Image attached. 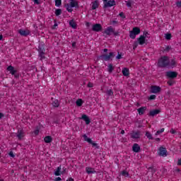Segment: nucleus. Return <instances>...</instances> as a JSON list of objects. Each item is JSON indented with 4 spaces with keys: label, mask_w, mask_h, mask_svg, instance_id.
Wrapping results in <instances>:
<instances>
[{
    "label": "nucleus",
    "mask_w": 181,
    "mask_h": 181,
    "mask_svg": "<svg viewBox=\"0 0 181 181\" xmlns=\"http://www.w3.org/2000/svg\"><path fill=\"white\" fill-rule=\"evenodd\" d=\"M158 67L160 69H165L169 67V57L162 56L158 61L157 63Z\"/></svg>",
    "instance_id": "1"
},
{
    "label": "nucleus",
    "mask_w": 181,
    "mask_h": 181,
    "mask_svg": "<svg viewBox=\"0 0 181 181\" xmlns=\"http://www.w3.org/2000/svg\"><path fill=\"white\" fill-rule=\"evenodd\" d=\"M69 4H64V7L66 8L68 12H73V8H76V9H78V8H80L77 0H69Z\"/></svg>",
    "instance_id": "2"
},
{
    "label": "nucleus",
    "mask_w": 181,
    "mask_h": 181,
    "mask_svg": "<svg viewBox=\"0 0 181 181\" xmlns=\"http://www.w3.org/2000/svg\"><path fill=\"white\" fill-rule=\"evenodd\" d=\"M115 57V53L114 52H110L109 54H103L100 56L97 57V62L100 61V60H103V62H110V60H112V59H114Z\"/></svg>",
    "instance_id": "3"
},
{
    "label": "nucleus",
    "mask_w": 181,
    "mask_h": 181,
    "mask_svg": "<svg viewBox=\"0 0 181 181\" xmlns=\"http://www.w3.org/2000/svg\"><path fill=\"white\" fill-rule=\"evenodd\" d=\"M38 57H40V60H45L46 59V49L45 48V43L40 42L38 46Z\"/></svg>",
    "instance_id": "4"
},
{
    "label": "nucleus",
    "mask_w": 181,
    "mask_h": 181,
    "mask_svg": "<svg viewBox=\"0 0 181 181\" xmlns=\"http://www.w3.org/2000/svg\"><path fill=\"white\" fill-rule=\"evenodd\" d=\"M139 33H141V28L139 27H134L132 30L129 31V37L131 39H135L136 35H139Z\"/></svg>",
    "instance_id": "5"
},
{
    "label": "nucleus",
    "mask_w": 181,
    "mask_h": 181,
    "mask_svg": "<svg viewBox=\"0 0 181 181\" xmlns=\"http://www.w3.org/2000/svg\"><path fill=\"white\" fill-rule=\"evenodd\" d=\"M103 9H107L117 5L115 0H103Z\"/></svg>",
    "instance_id": "6"
},
{
    "label": "nucleus",
    "mask_w": 181,
    "mask_h": 181,
    "mask_svg": "<svg viewBox=\"0 0 181 181\" xmlns=\"http://www.w3.org/2000/svg\"><path fill=\"white\" fill-rule=\"evenodd\" d=\"M165 76L166 77H168V78H170L171 80H173V78H176V77H177V72L173 71H169L166 72Z\"/></svg>",
    "instance_id": "7"
},
{
    "label": "nucleus",
    "mask_w": 181,
    "mask_h": 181,
    "mask_svg": "<svg viewBox=\"0 0 181 181\" xmlns=\"http://www.w3.org/2000/svg\"><path fill=\"white\" fill-rule=\"evenodd\" d=\"M26 135L25 133V131H23V129H18L17 133H16V136L18 139V141H21L23 138Z\"/></svg>",
    "instance_id": "8"
},
{
    "label": "nucleus",
    "mask_w": 181,
    "mask_h": 181,
    "mask_svg": "<svg viewBox=\"0 0 181 181\" xmlns=\"http://www.w3.org/2000/svg\"><path fill=\"white\" fill-rule=\"evenodd\" d=\"M162 91V88L158 86H151V93L153 94H158V93H160Z\"/></svg>",
    "instance_id": "9"
},
{
    "label": "nucleus",
    "mask_w": 181,
    "mask_h": 181,
    "mask_svg": "<svg viewBox=\"0 0 181 181\" xmlns=\"http://www.w3.org/2000/svg\"><path fill=\"white\" fill-rule=\"evenodd\" d=\"M79 119H83V121H85L86 125H90L91 123V119H90V117L86 114H83L82 116L79 117Z\"/></svg>",
    "instance_id": "10"
},
{
    "label": "nucleus",
    "mask_w": 181,
    "mask_h": 181,
    "mask_svg": "<svg viewBox=\"0 0 181 181\" xmlns=\"http://www.w3.org/2000/svg\"><path fill=\"white\" fill-rule=\"evenodd\" d=\"M92 30L93 32H101L103 30V25L100 23L93 24L92 26Z\"/></svg>",
    "instance_id": "11"
},
{
    "label": "nucleus",
    "mask_w": 181,
    "mask_h": 181,
    "mask_svg": "<svg viewBox=\"0 0 181 181\" xmlns=\"http://www.w3.org/2000/svg\"><path fill=\"white\" fill-rule=\"evenodd\" d=\"M158 155L159 156H168V150H166V148H164L163 146H160L158 149Z\"/></svg>",
    "instance_id": "12"
},
{
    "label": "nucleus",
    "mask_w": 181,
    "mask_h": 181,
    "mask_svg": "<svg viewBox=\"0 0 181 181\" xmlns=\"http://www.w3.org/2000/svg\"><path fill=\"white\" fill-rule=\"evenodd\" d=\"M130 136L132 139H139V138H141V132L133 131L132 133H130Z\"/></svg>",
    "instance_id": "13"
},
{
    "label": "nucleus",
    "mask_w": 181,
    "mask_h": 181,
    "mask_svg": "<svg viewBox=\"0 0 181 181\" xmlns=\"http://www.w3.org/2000/svg\"><path fill=\"white\" fill-rule=\"evenodd\" d=\"M6 70L7 71H9L11 76H13L14 74H16V73H18V70L15 69V67L12 65L8 66Z\"/></svg>",
    "instance_id": "14"
},
{
    "label": "nucleus",
    "mask_w": 181,
    "mask_h": 181,
    "mask_svg": "<svg viewBox=\"0 0 181 181\" xmlns=\"http://www.w3.org/2000/svg\"><path fill=\"white\" fill-rule=\"evenodd\" d=\"M18 33L19 35H21V36H24L25 37H26V36H29V35H30V31L20 29L18 30Z\"/></svg>",
    "instance_id": "15"
},
{
    "label": "nucleus",
    "mask_w": 181,
    "mask_h": 181,
    "mask_svg": "<svg viewBox=\"0 0 181 181\" xmlns=\"http://www.w3.org/2000/svg\"><path fill=\"white\" fill-rule=\"evenodd\" d=\"M114 29L115 28H112V26H109L105 30L104 33L107 35V36H111V33H114Z\"/></svg>",
    "instance_id": "16"
},
{
    "label": "nucleus",
    "mask_w": 181,
    "mask_h": 181,
    "mask_svg": "<svg viewBox=\"0 0 181 181\" xmlns=\"http://www.w3.org/2000/svg\"><path fill=\"white\" fill-rule=\"evenodd\" d=\"M158 114H160V109H156L153 110H151L148 113V117H155V115H158Z\"/></svg>",
    "instance_id": "17"
},
{
    "label": "nucleus",
    "mask_w": 181,
    "mask_h": 181,
    "mask_svg": "<svg viewBox=\"0 0 181 181\" xmlns=\"http://www.w3.org/2000/svg\"><path fill=\"white\" fill-rule=\"evenodd\" d=\"M146 40V36L145 35H141L138 39L137 42L139 45H145V41Z\"/></svg>",
    "instance_id": "18"
},
{
    "label": "nucleus",
    "mask_w": 181,
    "mask_h": 181,
    "mask_svg": "<svg viewBox=\"0 0 181 181\" xmlns=\"http://www.w3.org/2000/svg\"><path fill=\"white\" fill-rule=\"evenodd\" d=\"M132 151H133V152H135L136 153L141 152V146H139V144H133Z\"/></svg>",
    "instance_id": "19"
},
{
    "label": "nucleus",
    "mask_w": 181,
    "mask_h": 181,
    "mask_svg": "<svg viewBox=\"0 0 181 181\" xmlns=\"http://www.w3.org/2000/svg\"><path fill=\"white\" fill-rule=\"evenodd\" d=\"M169 67H171V69L177 67V62H176L175 59H172L170 61H169Z\"/></svg>",
    "instance_id": "20"
},
{
    "label": "nucleus",
    "mask_w": 181,
    "mask_h": 181,
    "mask_svg": "<svg viewBox=\"0 0 181 181\" xmlns=\"http://www.w3.org/2000/svg\"><path fill=\"white\" fill-rule=\"evenodd\" d=\"M98 6H100V2L98 1V0H95L93 2H92L91 9L93 11H95V9H97V8H98Z\"/></svg>",
    "instance_id": "21"
},
{
    "label": "nucleus",
    "mask_w": 181,
    "mask_h": 181,
    "mask_svg": "<svg viewBox=\"0 0 181 181\" xmlns=\"http://www.w3.org/2000/svg\"><path fill=\"white\" fill-rule=\"evenodd\" d=\"M86 173H88V175H91L93 173H97V171H95L94 170V168H91V167H86Z\"/></svg>",
    "instance_id": "22"
},
{
    "label": "nucleus",
    "mask_w": 181,
    "mask_h": 181,
    "mask_svg": "<svg viewBox=\"0 0 181 181\" xmlns=\"http://www.w3.org/2000/svg\"><path fill=\"white\" fill-rule=\"evenodd\" d=\"M54 175L55 176H60L62 175V165L54 170Z\"/></svg>",
    "instance_id": "23"
},
{
    "label": "nucleus",
    "mask_w": 181,
    "mask_h": 181,
    "mask_svg": "<svg viewBox=\"0 0 181 181\" xmlns=\"http://www.w3.org/2000/svg\"><path fill=\"white\" fill-rule=\"evenodd\" d=\"M146 111V107H141L137 109V112H139V115H144Z\"/></svg>",
    "instance_id": "24"
},
{
    "label": "nucleus",
    "mask_w": 181,
    "mask_h": 181,
    "mask_svg": "<svg viewBox=\"0 0 181 181\" xmlns=\"http://www.w3.org/2000/svg\"><path fill=\"white\" fill-rule=\"evenodd\" d=\"M122 73L124 77H128L129 76V69L123 68Z\"/></svg>",
    "instance_id": "25"
},
{
    "label": "nucleus",
    "mask_w": 181,
    "mask_h": 181,
    "mask_svg": "<svg viewBox=\"0 0 181 181\" xmlns=\"http://www.w3.org/2000/svg\"><path fill=\"white\" fill-rule=\"evenodd\" d=\"M52 141H53L52 136H46L44 139V141L45 142V144H50L52 143Z\"/></svg>",
    "instance_id": "26"
},
{
    "label": "nucleus",
    "mask_w": 181,
    "mask_h": 181,
    "mask_svg": "<svg viewBox=\"0 0 181 181\" xmlns=\"http://www.w3.org/2000/svg\"><path fill=\"white\" fill-rule=\"evenodd\" d=\"M69 26L72 28V29H77V23L74 22V20H71L69 21Z\"/></svg>",
    "instance_id": "27"
},
{
    "label": "nucleus",
    "mask_w": 181,
    "mask_h": 181,
    "mask_svg": "<svg viewBox=\"0 0 181 181\" xmlns=\"http://www.w3.org/2000/svg\"><path fill=\"white\" fill-rule=\"evenodd\" d=\"M83 137L84 141L88 142V144L93 143V140H91V139H90L86 134H83Z\"/></svg>",
    "instance_id": "28"
},
{
    "label": "nucleus",
    "mask_w": 181,
    "mask_h": 181,
    "mask_svg": "<svg viewBox=\"0 0 181 181\" xmlns=\"http://www.w3.org/2000/svg\"><path fill=\"white\" fill-rule=\"evenodd\" d=\"M52 105L53 107H54L55 108H59V107L60 106V103L59 102V100H55L52 102Z\"/></svg>",
    "instance_id": "29"
},
{
    "label": "nucleus",
    "mask_w": 181,
    "mask_h": 181,
    "mask_svg": "<svg viewBox=\"0 0 181 181\" xmlns=\"http://www.w3.org/2000/svg\"><path fill=\"white\" fill-rule=\"evenodd\" d=\"M107 71L108 73H112V71H114V66L112 65V64H108Z\"/></svg>",
    "instance_id": "30"
},
{
    "label": "nucleus",
    "mask_w": 181,
    "mask_h": 181,
    "mask_svg": "<svg viewBox=\"0 0 181 181\" xmlns=\"http://www.w3.org/2000/svg\"><path fill=\"white\" fill-rule=\"evenodd\" d=\"M83 103H84V101H83L82 99H78L76 100V105H77V107H81V105H83Z\"/></svg>",
    "instance_id": "31"
},
{
    "label": "nucleus",
    "mask_w": 181,
    "mask_h": 181,
    "mask_svg": "<svg viewBox=\"0 0 181 181\" xmlns=\"http://www.w3.org/2000/svg\"><path fill=\"white\" fill-rule=\"evenodd\" d=\"M132 4H134V0H129L126 1V5L127 8H131L132 7Z\"/></svg>",
    "instance_id": "32"
},
{
    "label": "nucleus",
    "mask_w": 181,
    "mask_h": 181,
    "mask_svg": "<svg viewBox=\"0 0 181 181\" xmlns=\"http://www.w3.org/2000/svg\"><path fill=\"white\" fill-rule=\"evenodd\" d=\"M146 136L148 138V139L153 140V136H152V134L149 132H146Z\"/></svg>",
    "instance_id": "33"
},
{
    "label": "nucleus",
    "mask_w": 181,
    "mask_h": 181,
    "mask_svg": "<svg viewBox=\"0 0 181 181\" xmlns=\"http://www.w3.org/2000/svg\"><path fill=\"white\" fill-rule=\"evenodd\" d=\"M122 176H124V177H128V176H129V173H128V171L127 170H122Z\"/></svg>",
    "instance_id": "34"
},
{
    "label": "nucleus",
    "mask_w": 181,
    "mask_h": 181,
    "mask_svg": "<svg viewBox=\"0 0 181 181\" xmlns=\"http://www.w3.org/2000/svg\"><path fill=\"white\" fill-rule=\"evenodd\" d=\"M165 37L166 40H170L172 39V34L166 33V34H165Z\"/></svg>",
    "instance_id": "35"
},
{
    "label": "nucleus",
    "mask_w": 181,
    "mask_h": 181,
    "mask_svg": "<svg viewBox=\"0 0 181 181\" xmlns=\"http://www.w3.org/2000/svg\"><path fill=\"white\" fill-rule=\"evenodd\" d=\"M55 6L60 8L62 6V0H55Z\"/></svg>",
    "instance_id": "36"
},
{
    "label": "nucleus",
    "mask_w": 181,
    "mask_h": 181,
    "mask_svg": "<svg viewBox=\"0 0 181 181\" xmlns=\"http://www.w3.org/2000/svg\"><path fill=\"white\" fill-rule=\"evenodd\" d=\"M61 13H62V8H57L55 10V15H56V16H60Z\"/></svg>",
    "instance_id": "37"
},
{
    "label": "nucleus",
    "mask_w": 181,
    "mask_h": 181,
    "mask_svg": "<svg viewBox=\"0 0 181 181\" xmlns=\"http://www.w3.org/2000/svg\"><path fill=\"white\" fill-rule=\"evenodd\" d=\"M106 94H107V95H109V97H111V96L114 95V91H112L111 89L107 90L106 91Z\"/></svg>",
    "instance_id": "38"
},
{
    "label": "nucleus",
    "mask_w": 181,
    "mask_h": 181,
    "mask_svg": "<svg viewBox=\"0 0 181 181\" xmlns=\"http://www.w3.org/2000/svg\"><path fill=\"white\" fill-rule=\"evenodd\" d=\"M90 145H92L93 148H95V149H98L100 148V146H98V144L94 143V141H92V143H90Z\"/></svg>",
    "instance_id": "39"
},
{
    "label": "nucleus",
    "mask_w": 181,
    "mask_h": 181,
    "mask_svg": "<svg viewBox=\"0 0 181 181\" xmlns=\"http://www.w3.org/2000/svg\"><path fill=\"white\" fill-rule=\"evenodd\" d=\"M165 132V128H162L160 130H158L155 135L156 136H158V135H160V134H162V132Z\"/></svg>",
    "instance_id": "40"
},
{
    "label": "nucleus",
    "mask_w": 181,
    "mask_h": 181,
    "mask_svg": "<svg viewBox=\"0 0 181 181\" xmlns=\"http://www.w3.org/2000/svg\"><path fill=\"white\" fill-rule=\"evenodd\" d=\"M122 59V52H118L117 56L116 57L117 60H121Z\"/></svg>",
    "instance_id": "41"
},
{
    "label": "nucleus",
    "mask_w": 181,
    "mask_h": 181,
    "mask_svg": "<svg viewBox=\"0 0 181 181\" xmlns=\"http://www.w3.org/2000/svg\"><path fill=\"white\" fill-rule=\"evenodd\" d=\"M167 84H168V86H173V84H175V81L173 79H170L169 81H168Z\"/></svg>",
    "instance_id": "42"
},
{
    "label": "nucleus",
    "mask_w": 181,
    "mask_h": 181,
    "mask_svg": "<svg viewBox=\"0 0 181 181\" xmlns=\"http://www.w3.org/2000/svg\"><path fill=\"white\" fill-rule=\"evenodd\" d=\"M110 25H113L114 26H118V21L115 20L110 21Z\"/></svg>",
    "instance_id": "43"
},
{
    "label": "nucleus",
    "mask_w": 181,
    "mask_h": 181,
    "mask_svg": "<svg viewBox=\"0 0 181 181\" xmlns=\"http://www.w3.org/2000/svg\"><path fill=\"white\" fill-rule=\"evenodd\" d=\"M39 132H40V129L37 127L35 130L34 131V134L35 135L37 136L39 135Z\"/></svg>",
    "instance_id": "44"
},
{
    "label": "nucleus",
    "mask_w": 181,
    "mask_h": 181,
    "mask_svg": "<svg viewBox=\"0 0 181 181\" xmlns=\"http://www.w3.org/2000/svg\"><path fill=\"white\" fill-rule=\"evenodd\" d=\"M138 45H139V42H138V41H135L133 44V49L134 50H135V49H136V47H138Z\"/></svg>",
    "instance_id": "45"
},
{
    "label": "nucleus",
    "mask_w": 181,
    "mask_h": 181,
    "mask_svg": "<svg viewBox=\"0 0 181 181\" xmlns=\"http://www.w3.org/2000/svg\"><path fill=\"white\" fill-rule=\"evenodd\" d=\"M170 50H172V47L168 45L165 49H164V52H169Z\"/></svg>",
    "instance_id": "46"
},
{
    "label": "nucleus",
    "mask_w": 181,
    "mask_h": 181,
    "mask_svg": "<svg viewBox=\"0 0 181 181\" xmlns=\"http://www.w3.org/2000/svg\"><path fill=\"white\" fill-rule=\"evenodd\" d=\"M175 5H176L177 8H181V1L177 0L175 2Z\"/></svg>",
    "instance_id": "47"
},
{
    "label": "nucleus",
    "mask_w": 181,
    "mask_h": 181,
    "mask_svg": "<svg viewBox=\"0 0 181 181\" xmlns=\"http://www.w3.org/2000/svg\"><path fill=\"white\" fill-rule=\"evenodd\" d=\"M119 16H120V18H122V19H125V18H127V16H125V13H124V12L119 13Z\"/></svg>",
    "instance_id": "48"
},
{
    "label": "nucleus",
    "mask_w": 181,
    "mask_h": 181,
    "mask_svg": "<svg viewBox=\"0 0 181 181\" xmlns=\"http://www.w3.org/2000/svg\"><path fill=\"white\" fill-rule=\"evenodd\" d=\"M148 100H156V95H151L148 98Z\"/></svg>",
    "instance_id": "49"
},
{
    "label": "nucleus",
    "mask_w": 181,
    "mask_h": 181,
    "mask_svg": "<svg viewBox=\"0 0 181 181\" xmlns=\"http://www.w3.org/2000/svg\"><path fill=\"white\" fill-rule=\"evenodd\" d=\"M148 170H151L152 173H155L156 172V168H154L153 167H148Z\"/></svg>",
    "instance_id": "50"
},
{
    "label": "nucleus",
    "mask_w": 181,
    "mask_h": 181,
    "mask_svg": "<svg viewBox=\"0 0 181 181\" xmlns=\"http://www.w3.org/2000/svg\"><path fill=\"white\" fill-rule=\"evenodd\" d=\"M63 170L61 171V175H65V173H67V168H63Z\"/></svg>",
    "instance_id": "51"
},
{
    "label": "nucleus",
    "mask_w": 181,
    "mask_h": 181,
    "mask_svg": "<svg viewBox=\"0 0 181 181\" xmlns=\"http://www.w3.org/2000/svg\"><path fill=\"white\" fill-rule=\"evenodd\" d=\"M8 156L11 157V158H15V153H13V151H9L8 153Z\"/></svg>",
    "instance_id": "52"
},
{
    "label": "nucleus",
    "mask_w": 181,
    "mask_h": 181,
    "mask_svg": "<svg viewBox=\"0 0 181 181\" xmlns=\"http://www.w3.org/2000/svg\"><path fill=\"white\" fill-rule=\"evenodd\" d=\"M112 34L114 35V36H119V31L115 32V29H114V33H112Z\"/></svg>",
    "instance_id": "53"
},
{
    "label": "nucleus",
    "mask_w": 181,
    "mask_h": 181,
    "mask_svg": "<svg viewBox=\"0 0 181 181\" xmlns=\"http://www.w3.org/2000/svg\"><path fill=\"white\" fill-rule=\"evenodd\" d=\"M87 87H88L89 88H91L94 87V84H93V83H91V82H88Z\"/></svg>",
    "instance_id": "54"
},
{
    "label": "nucleus",
    "mask_w": 181,
    "mask_h": 181,
    "mask_svg": "<svg viewBox=\"0 0 181 181\" xmlns=\"http://www.w3.org/2000/svg\"><path fill=\"white\" fill-rule=\"evenodd\" d=\"M33 1L34 4H35V5H40V1L39 0H32Z\"/></svg>",
    "instance_id": "55"
},
{
    "label": "nucleus",
    "mask_w": 181,
    "mask_h": 181,
    "mask_svg": "<svg viewBox=\"0 0 181 181\" xmlns=\"http://www.w3.org/2000/svg\"><path fill=\"white\" fill-rule=\"evenodd\" d=\"M72 47L74 49H76V47H77V42H72Z\"/></svg>",
    "instance_id": "56"
},
{
    "label": "nucleus",
    "mask_w": 181,
    "mask_h": 181,
    "mask_svg": "<svg viewBox=\"0 0 181 181\" xmlns=\"http://www.w3.org/2000/svg\"><path fill=\"white\" fill-rule=\"evenodd\" d=\"M15 78H19V73H18V71L13 75Z\"/></svg>",
    "instance_id": "57"
},
{
    "label": "nucleus",
    "mask_w": 181,
    "mask_h": 181,
    "mask_svg": "<svg viewBox=\"0 0 181 181\" xmlns=\"http://www.w3.org/2000/svg\"><path fill=\"white\" fill-rule=\"evenodd\" d=\"M170 132V134H176V130L171 129Z\"/></svg>",
    "instance_id": "58"
},
{
    "label": "nucleus",
    "mask_w": 181,
    "mask_h": 181,
    "mask_svg": "<svg viewBox=\"0 0 181 181\" xmlns=\"http://www.w3.org/2000/svg\"><path fill=\"white\" fill-rule=\"evenodd\" d=\"M4 117H5V115L2 112H0V119H2V118H4Z\"/></svg>",
    "instance_id": "59"
},
{
    "label": "nucleus",
    "mask_w": 181,
    "mask_h": 181,
    "mask_svg": "<svg viewBox=\"0 0 181 181\" xmlns=\"http://www.w3.org/2000/svg\"><path fill=\"white\" fill-rule=\"evenodd\" d=\"M180 165H181V158L178 159V161H177V166H180Z\"/></svg>",
    "instance_id": "60"
},
{
    "label": "nucleus",
    "mask_w": 181,
    "mask_h": 181,
    "mask_svg": "<svg viewBox=\"0 0 181 181\" xmlns=\"http://www.w3.org/2000/svg\"><path fill=\"white\" fill-rule=\"evenodd\" d=\"M55 181H62V177H58L55 178Z\"/></svg>",
    "instance_id": "61"
},
{
    "label": "nucleus",
    "mask_w": 181,
    "mask_h": 181,
    "mask_svg": "<svg viewBox=\"0 0 181 181\" xmlns=\"http://www.w3.org/2000/svg\"><path fill=\"white\" fill-rule=\"evenodd\" d=\"M57 26H58V25L57 23H55L52 27V29H56Z\"/></svg>",
    "instance_id": "62"
},
{
    "label": "nucleus",
    "mask_w": 181,
    "mask_h": 181,
    "mask_svg": "<svg viewBox=\"0 0 181 181\" xmlns=\"http://www.w3.org/2000/svg\"><path fill=\"white\" fill-rule=\"evenodd\" d=\"M146 35H149V33H148V31H144L143 36H146Z\"/></svg>",
    "instance_id": "63"
},
{
    "label": "nucleus",
    "mask_w": 181,
    "mask_h": 181,
    "mask_svg": "<svg viewBox=\"0 0 181 181\" xmlns=\"http://www.w3.org/2000/svg\"><path fill=\"white\" fill-rule=\"evenodd\" d=\"M66 181H74V179L69 177Z\"/></svg>",
    "instance_id": "64"
}]
</instances>
